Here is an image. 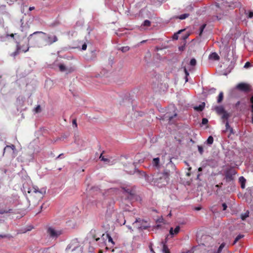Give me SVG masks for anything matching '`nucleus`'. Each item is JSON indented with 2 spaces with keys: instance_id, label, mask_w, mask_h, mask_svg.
I'll list each match as a JSON object with an SVG mask.
<instances>
[{
  "instance_id": "obj_55",
  "label": "nucleus",
  "mask_w": 253,
  "mask_h": 253,
  "mask_svg": "<svg viewBox=\"0 0 253 253\" xmlns=\"http://www.w3.org/2000/svg\"><path fill=\"white\" fill-rule=\"evenodd\" d=\"M6 237V236L5 235H0V237H1V238H5Z\"/></svg>"
},
{
  "instance_id": "obj_45",
  "label": "nucleus",
  "mask_w": 253,
  "mask_h": 253,
  "mask_svg": "<svg viewBox=\"0 0 253 253\" xmlns=\"http://www.w3.org/2000/svg\"><path fill=\"white\" fill-rule=\"evenodd\" d=\"M10 148L13 150L15 149V146L14 145H12L11 146H6V147L4 148V150H5L6 148Z\"/></svg>"
},
{
  "instance_id": "obj_35",
  "label": "nucleus",
  "mask_w": 253,
  "mask_h": 253,
  "mask_svg": "<svg viewBox=\"0 0 253 253\" xmlns=\"http://www.w3.org/2000/svg\"><path fill=\"white\" fill-rule=\"evenodd\" d=\"M198 149L199 153L201 155H202L204 152L203 148L201 146H198Z\"/></svg>"
},
{
  "instance_id": "obj_62",
  "label": "nucleus",
  "mask_w": 253,
  "mask_h": 253,
  "mask_svg": "<svg viewBox=\"0 0 253 253\" xmlns=\"http://www.w3.org/2000/svg\"><path fill=\"white\" fill-rule=\"evenodd\" d=\"M61 155H59L58 157V158H59V157H60Z\"/></svg>"
},
{
  "instance_id": "obj_2",
  "label": "nucleus",
  "mask_w": 253,
  "mask_h": 253,
  "mask_svg": "<svg viewBox=\"0 0 253 253\" xmlns=\"http://www.w3.org/2000/svg\"><path fill=\"white\" fill-rule=\"evenodd\" d=\"M121 188L124 190L123 193L127 197V199L130 201L134 199L136 196V188L135 186L127 185L122 186Z\"/></svg>"
},
{
  "instance_id": "obj_20",
  "label": "nucleus",
  "mask_w": 253,
  "mask_h": 253,
  "mask_svg": "<svg viewBox=\"0 0 253 253\" xmlns=\"http://www.w3.org/2000/svg\"><path fill=\"white\" fill-rule=\"evenodd\" d=\"M225 127H226V129L224 131L229 130L230 133H233V129L230 127L228 121H227L225 123Z\"/></svg>"
},
{
  "instance_id": "obj_44",
  "label": "nucleus",
  "mask_w": 253,
  "mask_h": 253,
  "mask_svg": "<svg viewBox=\"0 0 253 253\" xmlns=\"http://www.w3.org/2000/svg\"><path fill=\"white\" fill-rule=\"evenodd\" d=\"M100 159H101V160L102 161H105V162H107L108 161V160L107 159H106L105 158H104L103 156H102V154H101L100 156Z\"/></svg>"
},
{
  "instance_id": "obj_22",
  "label": "nucleus",
  "mask_w": 253,
  "mask_h": 253,
  "mask_svg": "<svg viewBox=\"0 0 253 253\" xmlns=\"http://www.w3.org/2000/svg\"><path fill=\"white\" fill-rule=\"evenodd\" d=\"M223 99V93L222 92H220L218 96L217 103H219L222 102Z\"/></svg>"
},
{
  "instance_id": "obj_46",
  "label": "nucleus",
  "mask_w": 253,
  "mask_h": 253,
  "mask_svg": "<svg viewBox=\"0 0 253 253\" xmlns=\"http://www.w3.org/2000/svg\"><path fill=\"white\" fill-rule=\"evenodd\" d=\"M92 237L93 239H95L96 241L99 240L100 238L99 237L97 238L95 234H94L92 235Z\"/></svg>"
},
{
  "instance_id": "obj_40",
  "label": "nucleus",
  "mask_w": 253,
  "mask_h": 253,
  "mask_svg": "<svg viewBox=\"0 0 253 253\" xmlns=\"http://www.w3.org/2000/svg\"><path fill=\"white\" fill-rule=\"evenodd\" d=\"M149 249L150 250V252H151V253H155L153 249V247H152V243H150V245H149Z\"/></svg>"
},
{
  "instance_id": "obj_1",
  "label": "nucleus",
  "mask_w": 253,
  "mask_h": 253,
  "mask_svg": "<svg viewBox=\"0 0 253 253\" xmlns=\"http://www.w3.org/2000/svg\"><path fill=\"white\" fill-rule=\"evenodd\" d=\"M42 35L46 36V34L41 31H37L31 34L28 38L29 44L33 47H42V38L44 37Z\"/></svg>"
},
{
  "instance_id": "obj_15",
  "label": "nucleus",
  "mask_w": 253,
  "mask_h": 253,
  "mask_svg": "<svg viewBox=\"0 0 253 253\" xmlns=\"http://www.w3.org/2000/svg\"><path fill=\"white\" fill-rule=\"evenodd\" d=\"M209 59H212L214 60H218L219 59V56L216 52L211 53L209 57Z\"/></svg>"
},
{
  "instance_id": "obj_27",
  "label": "nucleus",
  "mask_w": 253,
  "mask_h": 253,
  "mask_svg": "<svg viewBox=\"0 0 253 253\" xmlns=\"http://www.w3.org/2000/svg\"><path fill=\"white\" fill-rule=\"evenodd\" d=\"M225 246V243H222L219 246V247L218 248V250H217V253H220L222 250V249H223V248H224Z\"/></svg>"
},
{
  "instance_id": "obj_59",
  "label": "nucleus",
  "mask_w": 253,
  "mask_h": 253,
  "mask_svg": "<svg viewBox=\"0 0 253 253\" xmlns=\"http://www.w3.org/2000/svg\"><path fill=\"white\" fill-rule=\"evenodd\" d=\"M200 175V174H198V175H197V177H198Z\"/></svg>"
},
{
  "instance_id": "obj_18",
  "label": "nucleus",
  "mask_w": 253,
  "mask_h": 253,
  "mask_svg": "<svg viewBox=\"0 0 253 253\" xmlns=\"http://www.w3.org/2000/svg\"><path fill=\"white\" fill-rule=\"evenodd\" d=\"M205 106V103L203 102L202 104H200L199 106L195 107L194 109L198 111H202L204 109Z\"/></svg>"
},
{
  "instance_id": "obj_26",
  "label": "nucleus",
  "mask_w": 253,
  "mask_h": 253,
  "mask_svg": "<svg viewBox=\"0 0 253 253\" xmlns=\"http://www.w3.org/2000/svg\"><path fill=\"white\" fill-rule=\"evenodd\" d=\"M207 142L208 144H210V145L212 144L213 142V138L212 136H210L207 140Z\"/></svg>"
},
{
  "instance_id": "obj_23",
  "label": "nucleus",
  "mask_w": 253,
  "mask_h": 253,
  "mask_svg": "<svg viewBox=\"0 0 253 253\" xmlns=\"http://www.w3.org/2000/svg\"><path fill=\"white\" fill-rule=\"evenodd\" d=\"M244 237V235L239 234L238 235L236 238L233 243V245H235L239 240L243 238Z\"/></svg>"
},
{
  "instance_id": "obj_52",
  "label": "nucleus",
  "mask_w": 253,
  "mask_h": 253,
  "mask_svg": "<svg viewBox=\"0 0 253 253\" xmlns=\"http://www.w3.org/2000/svg\"><path fill=\"white\" fill-rule=\"evenodd\" d=\"M222 184V183H220L219 184L216 185L215 186L217 187H220Z\"/></svg>"
},
{
  "instance_id": "obj_42",
  "label": "nucleus",
  "mask_w": 253,
  "mask_h": 253,
  "mask_svg": "<svg viewBox=\"0 0 253 253\" xmlns=\"http://www.w3.org/2000/svg\"><path fill=\"white\" fill-rule=\"evenodd\" d=\"M17 33L11 34L9 35V36H10V37L12 38H13L14 40H15V41H16H16H16V38H14V37H15V36H17Z\"/></svg>"
},
{
  "instance_id": "obj_5",
  "label": "nucleus",
  "mask_w": 253,
  "mask_h": 253,
  "mask_svg": "<svg viewBox=\"0 0 253 253\" xmlns=\"http://www.w3.org/2000/svg\"><path fill=\"white\" fill-rule=\"evenodd\" d=\"M42 37H44L42 38V46L51 45L58 41V38L56 36L46 34V36L42 35Z\"/></svg>"
},
{
  "instance_id": "obj_25",
  "label": "nucleus",
  "mask_w": 253,
  "mask_h": 253,
  "mask_svg": "<svg viewBox=\"0 0 253 253\" xmlns=\"http://www.w3.org/2000/svg\"><path fill=\"white\" fill-rule=\"evenodd\" d=\"M249 211H247L244 214H241V219L243 220H245V219L247 217H248L249 216Z\"/></svg>"
},
{
  "instance_id": "obj_17",
  "label": "nucleus",
  "mask_w": 253,
  "mask_h": 253,
  "mask_svg": "<svg viewBox=\"0 0 253 253\" xmlns=\"http://www.w3.org/2000/svg\"><path fill=\"white\" fill-rule=\"evenodd\" d=\"M160 245L163 247L162 251L163 253H170L168 247L163 242L160 243Z\"/></svg>"
},
{
  "instance_id": "obj_10",
  "label": "nucleus",
  "mask_w": 253,
  "mask_h": 253,
  "mask_svg": "<svg viewBox=\"0 0 253 253\" xmlns=\"http://www.w3.org/2000/svg\"><path fill=\"white\" fill-rule=\"evenodd\" d=\"M169 180V177H168L166 178V176H164V173L162 172L159 174V176L156 179L158 183H161L162 185H166L168 184Z\"/></svg>"
},
{
  "instance_id": "obj_41",
  "label": "nucleus",
  "mask_w": 253,
  "mask_h": 253,
  "mask_svg": "<svg viewBox=\"0 0 253 253\" xmlns=\"http://www.w3.org/2000/svg\"><path fill=\"white\" fill-rule=\"evenodd\" d=\"M251 65V63L249 62H247L245 65H244V68H249V67H250Z\"/></svg>"
},
{
  "instance_id": "obj_31",
  "label": "nucleus",
  "mask_w": 253,
  "mask_h": 253,
  "mask_svg": "<svg viewBox=\"0 0 253 253\" xmlns=\"http://www.w3.org/2000/svg\"><path fill=\"white\" fill-rule=\"evenodd\" d=\"M197 61L195 58H192L190 61V65L192 66H194L196 65Z\"/></svg>"
},
{
  "instance_id": "obj_58",
  "label": "nucleus",
  "mask_w": 253,
  "mask_h": 253,
  "mask_svg": "<svg viewBox=\"0 0 253 253\" xmlns=\"http://www.w3.org/2000/svg\"><path fill=\"white\" fill-rule=\"evenodd\" d=\"M191 169V167H190V168L188 169V170H190Z\"/></svg>"
},
{
  "instance_id": "obj_29",
  "label": "nucleus",
  "mask_w": 253,
  "mask_h": 253,
  "mask_svg": "<svg viewBox=\"0 0 253 253\" xmlns=\"http://www.w3.org/2000/svg\"><path fill=\"white\" fill-rule=\"evenodd\" d=\"M206 26V24H203L201 27H200V33H199V36L201 37L202 35V33H203V32L204 30V29L205 28Z\"/></svg>"
},
{
  "instance_id": "obj_24",
  "label": "nucleus",
  "mask_w": 253,
  "mask_h": 253,
  "mask_svg": "<svg viewBox=\"0 0 253 253\" xmlns=\"http://www.w3.org/2000/svg\"><path fill=\"white\" fill-rule=\"evenodd\" d=\"M221 115H222V119H223L227 120L230 117L229 114L226 111H225L224 113H223Z\"/></svg>"
},
{
  "instance_id": "obj_7",
  "label": "nucleus",
  "mask_w": 253,
  "mask_h": 253,
  "mask_svg": "<svg viewBox=\"0 0 253 253\" xmlns=\"http://www.w3.org/2000/svg\"><path fill=\"white\" fill-rule=\"evenodd\" d=\"M237 89L244 92H249L252 90L251 85L248 84L241 83L237 84Z\"/></svg>"
},
{
  "instance_id": "obj_9",
  "label": "nucleus",
  "mask_w": 253,
  "mask_h": 253,
  "mask_svg": "<svg viewBox=\"0 0 253 253\" xmlns=\"http://www.w3.org/2000/svg\"><path fill=\"white\" fill-rule=\"evenodd\" d=\"M236 174V171L234 169H230L227 170L225 173V179L227 182H229L233 180V175Z\"/></svg>"
},
{
  "instance_id": "obj_6",
  "label": "nucleus",
  "mask_w": 253,
  "mask_h": 253,
  "mask_svg": "<svg viewBox=\"0 0 253 253\" xmlns=\"http://www.w3.org/2000/svg\"><path fill=\"white\" fill-rule=\"evenodd\" d=\"M29 43L26 45H21L20 43L16 41V50L11 54V56L15 57L16 56L18 55L20 52H26L29 50Z\"/></svg>"
},
{
  "instance_id": "obj_28",
  "label": "nucleus",
  "mask_w": 253,
  "mask_h": 253,
  "mask_svg": "<svg viewBox=\"0 0 253 253\" xmlns=\"http://www.w3.org/2000/svg\"><path fill=\"white\" fill-rule=\"evenodd\" d=\"M129 47L126 46H123L120 48V49L123 52H126L128 51L129 50Z\"/></svg>"
},
{
  "instance_id": "obj_34",
  "label": "nucleus",
  "mask_w": 253,
  "mask_h": 253,
  "mask_svg": "<svg viewBox=\"0 0 253 253\" xmlns=\"http://www.w3.org/2000/svg\"><path fill=\"white\" fill-rule=\"evenodd\" d=\"M184 71L186 75L185 81L187 82L188 81L187 76L189 75V74L185 67L184 68Z\"/></svg>"
},
{
  "instance_id": "obj_39",
  "label": "nucleus",
  "mask_w": 253,
  "mask_h": 253,
  "mask_svg": "<svg viewBox=\"0 0 253 253\" xmlns=\"http://www.w3.org/2000/svg\"><path fill=\"white\" fill-rule=\"evenodd\" d=\"M208 120L206 118H203L202 121V125H206L208 123Z\"/></svg>"
},
{
  "instance_id": "obj_60",
  "label": "nucleus",
  "mask_w": 253,
  "mask_h": 253,
  "mask_svg": "<svg viewBox=\"0 0 253 253\" xmlns=\"http://www.w3.org/2000/svg\"><path fill=\"white\" fill-rule=\"evenodd\" d=\"M137 221H138V220H137V219H136V220H135V222H137Z\"/></svg>"
},
{
  "instance_id": "obj_37",
  "label": "nucleus",
  "mask_w": 253,
  "mask_h": 253,
  "mask_svg": "<svg viewBox=\"0 0 253 253\" xmlns=\"http://www.w3.org/2000/svg\"><path fill=\"white\" fill-rule=\"evenodd\" d=\"M35 111L36 113H39L41 111V106L40 105H38L35 109Z\"/></svg>"
},
{
  "instance_id": "obj_47",
  "label": "nucleus",
  "mask_w": 253,
  "mask_h": 253,
  "mask_svg": "<svg viewBox=\"0 0 253 253\" xmlns=\"http://www.w3.org/2000/svg\"><path fill=\"white\" fill-rule=\"evenodd\" d=\"M222 207L223 208V211H225L226 210L227 208V206L226 203H223L222 204Z\"/></svg>"
},
{
  "instance_id": "obj_50",
  "label": "nucleus",
  "mask_w": 253,
  "mask_h": 253,
  "mask_svg": "<svg viewBox=\"0 0 253 253\" xmlns=\"http://www.w3.org/2000/svg\"><path fill=\"white\" fill-rule=\"evenodd\" d=\"M178 36L177 34H175L173 35V39H175V40H177V39H178Z\"/></svg>"
},
{
  "instance_id": "obj_54",
  "label": "nucleus",
  "mask_w": 253,
  "mask_h": 253,
  "mask_svg": "<svg viewBox=\"0 0 253 253\" xmlns=\"http://www.w3.org/2000/svg\"><path fill=\"white\" fill-rule=\"evenodd\" d=\"M19 38H20V35L17 34V35L15 36V38L17 40V39H19Z\"/></svg>"
},
{
  "instance_id": "obj_53",
  "label": "nucleus",
  "mask_w": 253,
  "mask_h": 253,
  "mask_svg": "<svg viewBox=\"0 0 253 253\" xmlns=\"http://www.w3.org/2000/svg\"><path fill=\"white\" fill-rule=\"evenodd\" d=\"M240 101H238V102L236 103V104H235L236 107H237V106H239V105H240Z\"/></svg>"
},
{
  "instance_id": "obj_56",
  "label": "nucleus",
  "mask_w": 253,
  "mask_h": 253,
  "mask_svg": "<svg viewBox=\"0 0 253 253\" xmlns=\"http://www.w3.org/2000/svg\"><path fill=\"white\" fill-rule=\"evenodd\" d=\"M202 170V168L201 167L199 168L198 171H201Z\"/></svg>"
},
{
  "instance_id": "obj_12",
  "label": "nucleus",
  "mask_w": 253,
  "mask_h": 253,
  "mask_svg": "<svg viewBox=\"0 0 253 253\" xmlns=\"http://www.w3.org/2000/svg\"><path fill=\"white\" fill-rule=\"evenodd\" d=\"M103 239H108V242L111 244V247H113L115 245V242L113 241V239L109 234H103L102 235Z\"/></svg>"
},
{
  "instance_id": "obj_49",
  "label": "nucleus",
  "mask_w": 253,
  "mask_h": 253,
  "mask_svg": "<svg viewBox=\"0 0 253 253\" xmlns=\"http://www.w3.org/2000/svg\"><path fill=\"white\" fill-rule=\"evenodd\" d=\"M73 125L75 126L76 127H77V121H76V120L74 119L73 120Z\"/></svg>"
},
{
  "instance_id": "obj_36",
  "label": "nucleus",
  "mask_w": 253,
  "mask_h": 253,
  "mask_svg": "<svg viewBox=\"0 0 253 253\" xmlns=\"http://www.w3.org/2000/svg\"><path fill=\"white\" fill-rule=\"evenodd\" d=\"M250 102L252 103L251 106V111L252 113H253V95L250 98Z\"/></svg>"
},
{
  "instance_id": "obj_4",
  "label": "nucleus",
  "mask_w": 253,
  "mask_h": 253,
  "mask_svg": "<svg viewBox=\"0 0 253 253\" xmlns=\"http://www.w3.org/2000/svg\"><path fill=\"white\" fill-rule=\"evenodd\" d=\"M63 230L60 228L49 227L47 229V234L50 238L56 239L63 234Z\"/></svg>"
},
{
  "instance_id": "obj_19",
  "label": "nucleus",
  "mask_w": 253,
  "mask_h": 253,
  "mask_svg": "<svg viewBox=\"0 0 253 253\" xmlns=\"http://www.w3.org/2000/svg\"><path fill=\"white\" fill-rule=\"evenodd\" d=\"M246 181V179L243 176H241L239 178V181L241 183V187L242 188H245Z\"/></svg>"
},
{
  "instance_id": "obj_48",
  "label": "nucleus",
  "mask_w": 253,
  "mask_h": 253,
  "mask_svg": "<svg viewBox=\"0 0 253 253\" xmlns=\"http://www.w3.org/2000/svg\"><path fill=\"white\" fill-rule=\"evenodd\" d=\"M86 47H87V45L86 43H84V44H83L82 49L84 50H86Z\"/></svg>"
},
{
  "instance_id": "obj_21",
  "label": "nucleus",
  "mask_w": 253,
  "mask_h": 253,
  "mask_svg": "<svg viewBox=\"0 0 253 253\" xmlns=\"http://www.w3.org/2000/svg\"><path fill=\"white\" fill-rule=\"evenodd\" d=\"M12 210L11 209H9L8 210H0V214H3L4 213H11L12 211Z\"/></svg>"
},
{
  "instance_id": "obj_43",
  "label": "nucleus",
  "mask_w": 253,
  "mask_h": 253,
  "mask_svg": "<svg viewBox=\"0 0 253 253\" xmlns=\"http://www.w3.org/2000/svg\"><path fill=\"white\" fill-rule=\"evenodd\" d=\"M176 116H177V115H176V114H175L173 116H169L168 117H169V121L170 122H171V121H172V119H173L174 117H176Z\"/></svg>"
},
{
  "instance_id": "obj_61",
  "label": "nucleus",
  "mask_w": 253,
  "mask_h": 253,
  "mask_svg": "<svg viewBox=\"0 0 253 253\" xmlns=\"http://www.w3.org/2000/svg\"><path fill=\"white\" fill-rule=\"evenodd\" d=\"M181 31H179L178 32V34L180 33L181 32Z\"/></svg>"
},
{
  "instance_id": "obj_33",
  "label": "nucleus",
  "mask_w": 253,
  "mask_h": 253,
  "mask_svg": "<svg viewBox=\"0 0 253 253\" xmlns=\"http://www.w3.org/2000/svg\"><path fill=\"white\" fill-rule=\"evenodd\" d=\"M151 25V22L148 20H145L144 22H143V25L144 26H150Z\"/></svg>"
},
{
  "instance_id": "obj_57",
  "label": "nucleus",
  "mask_w": 253,
  "mask_h": 253,
  "mask_svg": "<svg viewBox=\"0 0 253 253\" xmlns=\"http://www.w3.org/2000/svg\"><path fill=\"white\" fill-rule=\"evenodd\" d=\"M252 123H253V116L252 117Z\"/></svg>"
},
{
  "instance_id": "obj_16",
  "label": "nucleus",
  "mask_w": 253,
  "mask_h": 253,
  "mask_svg": "<svg viewBox=\"0 0 253 253\" xmlns=\"http://www.w3.org/2000/svg\"><path fill=\"white\" fill-rule=\"evenodd\" d=\"M180 230V227L179 226H176L173 230L172 228H171L169 230V233L171 235H173L178 233Z\"/></svg>"
},
{
  "instance_id": "obj_32",
  "label": "nucleus",
  "mask_w": 253,
  "mask_h": 253,
  "mask_svg": "<svg viewBox=\"0 0 253 253\" xmlns=\"http://www.w3.org/2000/svg\"><path fill=\"white\" fill-rule=\"evenodd\" d=\"M59 70L61 72H64L66 71V68L63 64H60L59 65Z\"/></svg>"
},
{
  "instance_id": "obj_11",
  "label": "nucleus",
  "mask_w": 253,
  "mask_h": 253,
  "mask_svg": "<svg viewBox=\"0 0 253 253\" xmlns=\"http://www.w3.org/2000/svg\"><path fill=\"white\" fill-rule=\"evenodd\" d=\"M33 192H34L36 194H37L40 198H42L46 192L45 189L42 188L41 190H39L37 187H34L33 188Z\"/></svg>"
},
{
  "instance_id": "obj_14",
  "label": "nucleus",
  "mask_w": 253,
  "mask_h": 253,
  "mask_svg": "<svg viewBox=\"0 0 253 253\" xmlns=\"http://www.w3.org/2000/svg\"><path fill=\"white\" fill-rule=\"evenodd\" d=\"M153 166L156 167L157 169H160V159L159 158H154L152 161Z\"/></svg>"
},
{
  "instance_id": "obj_30",
  "label": "nucleus",
  "mask_w": 253,
  "mask_h": 253,
  "mask_svg": "<svg viewBox=\"0 0 253 253\" xmlns=\"http://www.w3.org/2000/svg\"><path fill=\"white\" fill-rule=\"evenodd\" d=\"M189 16V14H187V13H185V14H181L180 15L178 18L180 19H181V20H183V19H184L186 18H187L188 16Z\"/></svg>"
},
{
  "instance_id": "obj_3",
  "label": "nucleus",
  "mask_w": 253,
  "mask_h": 253,
  "mask_svg": "<svg viewBox=\"0 0 253 253\" xmlns=\"http://www.w3.org/2000/svg\"><path fill=\"white\" fill-rule=\"evenodd\" d=\"M164 173V176H166V178H168L169 176L174 173H177L178 171L176 170V168L175 165L170 161L166 165V168L163 172Z\"/></svg>"
},
{
  "instance_id": "obj_38",
  "label": "nucleus",
  "mask_w": 253,
  "mask_h": 253,
  "mask_svg": "<svg viewBox=\"0 0 253 253\" xmlns=\"http://www.w3.org/2000/svg\"><path fill=\"white\" fill-rule=\"evenodd\" d=\"M247 17L249 18H251L253 17V11H250L249 12V13H248V15Z\"/></svg>"
},
{
  "instance_id": "obj_8",
  "label": "nucleus",
  "mask_w": 253,
  "mask_h": 253,
  "mask_svg": "<svg viewBox=\"0 0 253 253\" xmlns=\"http://www.w3.org/2000/svg\"><path fill=\"white\" fill-rule=\"evenodd\" d=\"M78 249L81 250V248L80 247V243L77 239L72 240L66 248L67 250H71L72 251Z\"/></svg>"
},
{
  "instance_id": "obj_13",
  "label": "nucleus",
  "mask_w": 253,
  "mask_h": 253,
  "mask_svg": "<svg viewBox=\"0 0 253 253\" xmlns=\"http://www.w3.org/2000/svg\"><path fill=\"white\" fill-rule=\"evenodd\" d=\"M214 110L218 115H221L223 113H224V112L226 111L224 107L222 106H216L214 108Z\"/></svg>"
},
{
  "instance_id": "obj_51",
  "label": "nucleus",
  "mask_w": 253,
  "mask_h": 253,
  "mask_svg": "<svg viewBox=\"0 0 253 253\" xmlns=\"http://www.w3.org/2000/svg\"><path fill=\"white\" fill-rule=\"evenodd\" d=\"M35 9V7L33 6V7H30L29 8V10L30 11H32L33 10H34Z\"/></svg>"
}]
</instances>
